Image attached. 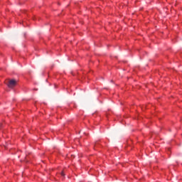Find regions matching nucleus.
<instances>
[{"instance_id": "1", "label": "nucleus", "mask_w": 182, "mask_h": 182, "mask_svg": "<svg viewBox=\"0 0 182 182\" xmlns=\"http://www.w3.org/2000/svg\"><path fill=\"white\" fill-rule=\"evenodd\" d=\"M16 83H17L16 80H11L7 83V86L8 87H10V89H12L15 87V86H16Z\"/></svg>"}, {"instance_id": "2", "label": "nucleus", "mask_w": 182, "mask_h": 182, "mask_svg": "<svg viewBox=\"0 0 182 182\" xmlns=\"http://www.w3.org/2000/svg\"><path fill=\"white\" fill-rule=\"evenodd\" d=\"M61 176H63V177H64V176H65V173L61 172Z\"/></svg>"}, {"instance_id": "3", "label": "nucleus", "mask_w": 182, "mask_h": 182, "mask_svg": "<svg viewBox=\"0 0 182 182\" xmlns=\"http://www.w3.org/2000/svg\"><path fill=\"white\" fill-rule=\"evenodd\" d=\"M97 144H95V147H96Z\"/></svg>"}]
</instances>
